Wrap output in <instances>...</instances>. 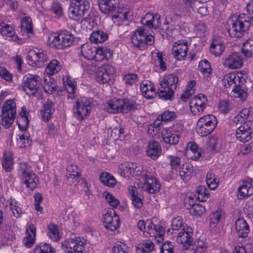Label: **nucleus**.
Returning <instances> with one entry per match:
<instances>
[{"instance_id": "f257e3e1", "label": "nucleus", "mask_w": 253, "mask_h": 253, "mask_svg": "<svg viewBox=\"0 0 253 253\" xmlns=\"http://www.w3.org/2000/svg\"><path fill=\"white\" fill-rule=\"evenodd\" d=\"M251 24L250 18L244 13L240 14L238 17H230L227 21L229 36L232 38L241 37L248 30Z\"/></svg>"}, {"instance_id": "f03ea898", "label": "nucleus", "mask_w": 253, "mask_h": 253, "mask_svg": "<svg viewBox=\"0 0 253 253\" xmlns=\"http://www.w3.org/2000/svg\"><path fill=\"white\" fill-rule=\"evenodd\" d=\"M18 176L21 182L27 188L34 190L37 187L39 178L33 172L31 166L26 162H21L19 164Z\"/></svg>"}, {"instance_id": "7ed1b4c3", "label": "nucleus", "mask_w": 253, "mask_h": 253, "mask_svg": "<svg viewBox=\"0 0 253 253\" xmlns=\"http://www.w3.org/2000/svg\"><path fill=\"white\" fill-rule=\"evenodd\" d=\"M131 42L133 45L140 50H144L148 45H151L154 42V37L148 35L146 27L145 26L139 27L133 34Z\"/></svg>"}, {"instance_id": "20e7f679", "label": "nucleus", "mask_w": 253, "mask_h": 253, "mask_svg": "<svg viewBox=\"0 0 253 253\" xmlns=\"http://www.w3.org/2000/svg\"><path fill=\"white\" fill-rule=\"evenodd\" d=\"M136 108V104L128 99H113L106 103L105 109L109 113H126Z\"/></svg>"}, {"instance_id": "39448f33", "label": "nucleus", "mask_w": 253, "mask_h": 253, "mask_svg": "<svg viewBox=\"0 0 253 253\" xmlns=\"http://www.w3.org/2000/svg\"><path fill=\"white\" fill-rule=\"evenodd\" d=\"M16 115V105L12 100L5 101L1 107L0 115L1 123L5 128H10L14 123Z\"/></svg>"}, {"instance_id": "423d86ee", "label": "nucleus", "mask_w": 253, "mask_h": 253, "mask_svg": "<svg viewBox=\"0 0 253 253\" xmlns=\"http://www.w3.org/2000/svg\"><path fill=\"white\" fill-rule=\"evenodd\" d=\"M217 119L212 115H208L201 117L197 123L196 131L197 133L205 137L210 134L217 125Z\"/></svg>"}, {"instance_id": "0eeeda50", "label": "nucleus", "mask_w": 253, "mask_h": 253, "mask_svg": "<svg viewBox=\"0 0 253 253\" xmlns=\"http://www.w3.org/2000/svg\"><path fill=\"white\" fill-rule=\"evenodd\" d=\"M90 3L88 0H71L68 8L69 17L75 20H79L88 12Z\"/></svg>"}, {"instance_id": "6e6552de", "label": "nucleus", "mask_w": 253, "mask_h": 253, "mask_svg": "<svg viewBox=\"0 0 253 253\" xmlns=\"http://www.w3.org/2000/svg\"><path fill=\"white\" fill-rule=\"evenodd\" d=\"M75 40L74 36L69 31L61 30L49 41V44L57 49H65L70 46Z\"/></svg>"}, {"instance_id": "1a4fd4ad", "label": "nucleus", "mask_w": 253, "mask_h": 253, "mask_svg": "<svg viewBox=\"0 0 253 253\" xmlns=\"http://www.w3.org/2000/svg\"><path fill=\"white\" fill-rule=\"evenodd\" d=\"M91 101L85 97L78 98L74 107V114L79 120H82L86 118L91 111Z\"/></svg>"}, {"instance_id": "9d476101", "label": "nucleus", "mask_w": 253, "mask_h": 253, "mask_svg": "<svg viewBox=\"0 0 253 253\" xmlns=\"http://www.w3.org/2000/svg\"><path fill=\"white\" fill-rule=\"evenodd\" d=\"M41 84L42 80L40 77L28 75L24 78L23 87L27 94L34 95L38 92Z\"/></svg>"}, {"instance_id": "9b49d317", "label": "nucleus", "mask_w": 253, "mask_h": 253, "mask_svg": "<svg viewBox=\"0 0 253 253\" xmlns=\"http://www.w3.org/2000/svg\"><path fill=\"white\" fill-rule=\"evenodd\" d=\"M85 240L80 237L66 239L62 243V249L68 253H74L82 251L84 249Z\"/></svg>"}, {"instance_id": "f8f14e48", "label": "nucleus", "mask_w": 253, "mask_h": 253, "mask_svg": "<svg viewBox=\"0 0 253 253\" xmlns=\"http://www.w3.org/2000/svg\"><path fill=\"white\" fill-rule=\"evenodd\" d=\"M27 58L29 65L39 68L44 65L47 56L42 49L35 48L29 51Z\"/></svg>"}, {"instance_id": "ddd939ff", "label": "nucleus", "mask_w": 253, "mask_h": 253, "mask_svg": "<svg viewBox=\"0 0 253 253\" xmlns=\"http://www.w3.org/2000/svg\"><path fill=\"white\" fill-rule=\"evenodd\" d=\"M144 181L143 189L149 194H154L159 191L161 184L159 180L150 174L149 171H146L141 177Z\"/></svg>"}, {"instance_id": "4468645a", "label": "nucleus", "mask_w": 253, "mask_h": 253, "mask_svg": "<svg viewBox=\"0 0 253 253\" xmlns=\"http://www.w3.org/2000/svg\"><path fill=\"white\" fill-rule=\"evenodd\" d=\"M208 105L207 97L203 94L193 98L190 102V110L195 115H199L203 113Z\"/></svg>"}, {"instance_id": "2eb2a0df", "label": "nucleus", "mask_w": 253, "mask_h": 253, "mask_svg": "<svg viewBox=\"0 0 253 253\" xmlns=\"http://www.w3.org/2000/svg\"><path fill=\"white\" fill-rule=\"evenodd\" d=\"M236 138L239 141L246 142L250 141L253 136V121H247L236 130Z\"/></svg>"}, {"instance_id": "dca6fc26", "label": "nucleus", "mask_w": 253, "mask_h": 253, "mask_svg": "<svg viewBox=\"0 0 253 253\" xmlns=\"http://www.w3.org/2000/svg\"><path fill=\"white\" fill-rule=\"evenodd\" d=\"M223 65L230 69L241 68L243 65L241 54L239 52H232L226 55L223 58Z\"/></svg>"}, {"instance_id": "f3484780", "label": "nucleus", "mask_w": 253, "mask_h": 253, "mask_svg": "<svg viewBox=\"0 0 253 253\" xmlns=\"http://www.w3.org/2000/svg\"><path fill=\"white\" fill-rule=\"evenodd\" d=\"M120 219L113 209L108 211L103 216V223L105 228L110 231L116 230L119 225Z\"/></svg>"}, {"instance_id": "a211bd4d", "label": "nucleus", "mask_w": 253, "mask_h": 253, "mask_svg": "<svg viewBox=\"0 0 253 253\" xmlns=\"http://www.w3.org/2000/svg\"><path fill=\"white\" fill-rule=\"evenodd\" d=\"M193 230L187 225L183 226L182 230L179 232L176 238V242L182 244L184 247L191 246L193 242Z\"/></svg>"}, {"instance_id": "6ab92c4d", "label": "nucleus", "mask_w": 253, "mask_h": 253, "mask_svg": "<svg viewBox=\"0 0 253 253\" xmlns=\"http://www.w3.org/2000/svg\"><path fill=\"white\" fill-rule=\"evenodd\" d=\"M188 50L187 42L183 40H179L173 43L172 53L175 59L181 60L186 56Z\"/></svg>"}, {"instance_id": "aec40b11", "label": "nucleus", "mask_w": 253, "mask_h": 253, "mask_svg": "<svg viewBox=\"0 0 253 253\" xmlns=\"http://www.w3.org/2000/svg\"><path fill=\"white\" fill-rule=\"evenodd\" d=\"M114 69L112 66L109 65L101 67L96 74L97 81L100 84L107 83L113 77Z\"/></svg>"}, {"instance_id": "412c9836", "label": "nucleus", "mask_w": 253, "mask_h": 253, "mask_svg": "<svg viewBox=\"0 0 253 253\" xmlns=\"http://www.w3.org/2000/svg\"><path fill=\"white\" fill-rule=\"evenodd\" d=\"M139 168L136 164L125 162L119 166V171L121 176L129 178L131 176L138 174Z\"/></svg>"}, {"instance_id": "4be33fe9", "label": "nucleus", "mask_w": 253, "mask_h": 253, "mask_svg": "<svg viewBox=\"0 0 253 253\" xmlns=\"http://www.w3.org/2000/svg\"><path fill=\"white\" fill-rule=\"evenodd\" d=\"M253 194V179L248 178L244 180L238 189V197L243 199Z\"/></svg>"}, {"instance_id": "5701e85b", "label": "nucleus", "mask_w": 253, "mask_h": 253, "mask_svg": "<svg viewBox=\"0 0 253 253\" xmlns=\"http://www.w3.org/2000/svg\"><path fill=\"white\" fill-rule=\"evenodd\" d=\"M162 135L164 142L170 145H176L179 140L180 134L179 130H170L165 128L162 131Z\"/></svg>"}, {"instance_id": "b1692460", "label": "nucleus", "mask_w": 253, "mask_h": 253, "mask_svg": "<svg viewBox=\"0 0 253 253\" xmlns=\"http://www.w3.org/2000/svg\"><path fill=\"white\" fill-rule=\"evenodd\" d=\"M119 4V0H98L100 11L106 14H113L117 9Z\"/></svg>"}, {"instance_id": "393cba45", "label": "nucleus", "mask_w": 253, "mask_h": 253, "mask_svg": "<svg viewBox=\"0 0 253 253\" xmlns=\"http://www.w3.org/2000/svg\"><path fill=\"white\" fill-rule=\"evenodd\" d=\"M144 25L151 27L156 29L161 25V16L158 14L147 13L141 20Z\"/></svg>"}, {"instance_id": "a878e982", "label": "nucleus", "mask_w": 253, "mask_h": 253, "mask_svg": "<svg viewBox=\"0 0 253 253\" xmlns=\"http://www.w3.org/2000/svg\"><path fill=\"white\" fill-rule=\"evenodd\" d=\"M162 147L156 141H150L148 144L146 153L153 160H157L162 154Z\"/></svg>"}, {"instance_id": "bb28decb", "label": "nucleus", "mask_w": 253, "mask_h": 253, "mask_svg": "<svg viewBox=\"0 0 253 253\" xmlns=\"http://www.w3.org/2000/svg\"><path fill=\"white\" fill-rule=\"evenodd\" d=\"M140 89L142 95L147 99L154 98L156 95V92L153 83L148 80L142 82Z\"/></svg>"}, {"instance_id": "cd10ccee", "label": "nucleus", "mask_w": 253, "mask_h": 253, "mask_svg": "<svg viewBox=\"0 0 253 253\" xmlns=\"http://www.w3.org/2000/svg\"><path fill=\"white\" fill-rule=\"evenodd\" d=\"M36 229L34 225L31 224L27 226L26 231V236L23 239L24 246L30 248L35 243Z\"/></svg>"}, {"instance_id": "c85d7f7f", "label": "nucleus", "mask_w": 253, "mask_h": 253, "mask_svg": "<svg viewBox=\"0 0 253 253\" xmlns=\"http://www.w3.org/2000/svg\"><path fill=\"white\" fill-rule=\"evenodd\" d=\"M174 92L172 89L160 82L157 93L160 98L165 100H172L174 98Z\"/></svg>"}, {"instance_id": "c756f323", "label": "nucleus", "mask_w": 253, "mask_h": 253, "mask_svg": "<svg viewBox=\"0 0 253 253\" xmlns=\"http://www.w3.org/2000/svg\"><path fill=\"white\" fill-rule=\"evenodd\" d=\"M235 228L238 236L242 238L247 237L250 231L249 225L243 218H239L236 220Z\"/></svg>"}, {"instance_id": "7c9ffc66", "label": "nucleus", "mask_w": 253, "mask_h": 253, "mask_svg": "<svg viewBox=\"0 0 253 253\" xmlns=\"http://www.w3.org/2000/svg\"><path fill=\"white\" fill-rule=\"evenodd\" d=\"M225 49L223 43L217 38H214L211 44L210 52L215 56H220Z\"/></svg>"}, {"instance_id": "2f4dec72", "label": "nucleus", "mask_w": 253, "mask_h": 253, "mask_svg": "<svg viewBox=\"0 0 253 253\" xmlns=\"http://www.w3.org/2000/svg\"><path fill=\"white\" fill-rule=\"evenodd\" d=\"M128 193L133 206L136 209L141 208L143 206V202L141 198L138 195L136 188L133 186L129 187Z\"/></svg>"}, {"instance_id": "473e14b6", "label": "nucleus", "mask_w": 253, "mask_h": 253, "mask_svg": "<svg viewBox=\"0 0 253 253\" xmlns=\"http://www.w3.org/2000/svg\"><path fill=\"white\" fill-rule=\"evenodd\" d=\"M96 48L90 43H85L81 46V53L83 56L87 60H93L95 57Z\"/></svg>"}, {"instance_id": "72a5a7b5", "label": "nucleus", "mask_w": 253, "mask_h": 253, "mask_svg": "<svg viewBox=\"0 0 253 253\" xmlns=\"http://www.w3.org/2000/svg\"><path fill=\"white\" fill-rule=\"evenodd\" d=\"M67 172L68 173L67 175L68 181L76 185L79 181L81 176L78 171V167L75 165H71L68 167Z\"/></svg>"}, {"instance_id": "f704fd0d", "label": "nucleus", "mask_w": 253, "mask_h": 253, "mask_svg": "<svg viewBox=\"0 0 253 253\" xmlns=\"http://www.w3.org/2000/svg\"><path fill=\"white\" fill-rule=\"evenodd\" d=\"M178 82V78L176 75L169 74L165 76L161 82L175 91L177 87Z\"/></svg>"}, {"instance_id": "c9c22d12", "label": "nucleus", "mask_w": 253, "mask_h": 253, "mask_svg": "<svg viewBox=\"0 0 253 253\" xmlns=\"http://www.w3.org/2000/svg\"><path fill=\"white\" fill-rule=\"evenodd\" d=\"M33 253H56V250L50 244L41 242L34 247Z\"/></svg>"}, {"instance_id": "e433bc0d", "label": "nucleus", "mask_w": 253, "mask_h": 253, "mask_svg": "<svg viewBox=\"0 0 253 253\" xmlns=\"http://www.w3.org/2000/svg\"><path fill=\"white\" fill-rule=\"evenodd\" d=\"M54 111V104L49 100L44 104L43 109L41 111L42 118L44 121H48L50 119Z\"/></svg>"}, {"instance_id": "4c0bfd02", "label": "nucleus", "mask_w": 253, "mask_h": 253, "mask_svg": "<svg viewBox=\"0 0 253 253\" xmlns=\"http://www.w3.org/2000/svg\"><path fill=\"white\" fill-rule=\"evenodd\" d=\"M187 153L192 155L191 159L196 161L202 156V152L197 144L195 142H189L187 144Z\"/></svg>"}, {"instance_id": "58836bf2", "label": "nucleus", "mask_w": 253, "mask_h": 253, "mask_svg": "<svg viewBox=\"0 0 253 253\" xmlns=\"http://www.w3.org/2000/svg\"><path fill=\"white\" fill-rule=\"evenodd\" d=\"M94 60L101 61L105 58H110L112 56L111 50L106 47H99L96 48Z\"/></svg>"}, {"instance_id": "ea45409f", "label": "nucleus", "mask_w": 253, "mask_h": 253, "mask_svg": "<svg viewBox=\"0 0 253 253\" xmlns=\"http://www.w3.org/2000/svg\"><path fill=\"white\" fill-rule=\"evenodd\" d=\"M207 144L212 151L219 152L222 147V140L217 136L213 135L209 138Z\"/></svg>"}, {"instance_id": "a19ab883", "label": "nucleus", "mask_w": 253, "mask_h": 253, "mask_svg": "<svg viewBox=\"0 0 253 253\" xmlns=\"http://www.w3.org/2000/svg\"><path fill=\"white\" fill-rule=\"evenodd\" d=\"M61 69L62 65L61 63L56 59H52L48 64L45 69V71L47 74L53 75L58 73Z\"/></svg>"}, {"instance_id": "79ce46f5", "label": "nucleus", "mask_w": 253, "mask_h": 253, "mask_svg": "<svg viewBox=\"0 0 253 253\" xmlns=\"http://www.w3.org/2000/svg\"><path fill=\"white\" fill-rule=\"evenodd\" d=\"M108 38V34L101 31L92 32L89 37L91 42L95 43H101L106 41Z\"/></svg>"}, {"instance_id": "37998d69", "label": "nucleus", "mask_w": 253, "mask_h": 253, "mask_svg": "<svg viewBox=\"0 0 253 253\" xmlns=\"http://www.w3.org/2000/svg\"><path fill=\"white\" fill-rule=\"evenodd\" d=\"M154 248L153 243L150 240L144 241L136 247L137 253H150Z\"/></svg>"}, {"instance_id": "c03bdc74", "label": "nucleus", "mask_w": 253, "mask_h": 253, "mask_svg": "<svg viewBox=\"0 0 253 253\" xmlns=\"http://www.w3.org/2000/svg\"><path fill=\"white\" fill-rule=\"evenodd\" d=\"M193 170V167L191 164L186 163L183 165L179 170V175L183 180H187L190 179Z\"/></svg>"}, {"instance_id": "a18cd8bd", "label": "nucleus", "mask_w": 253, "mask_h": 253, "mask_svg": "<svg viewBox=\"0 0 253 253\" xmlns=\"http://www.w3.org/2000/svg\"><path fill=\"white\" fill-rule=\"evenodd\" d=\"M13 153L10 151L5 152L3 154L2 166L6 170H10L13 168Z\"/></svg>"}, {"instance_id": "49530a36", "label": "nucleus", "mask_w": 253, "mask_h": 253, "mask_svg": "<svg viewBox=\"0 0 253 253\" xmlns=\"http://www.w3.org/2000/svg\"><path fill=\"white\" fill-rule=\"evenodd\" d=\"M199 70L203 73L204 77L209 80L211 69L210 63L207 60H202L199 64Z\"/></svg>"}, {"instance_id": "de8ad7c7", "label": "nucleus", "mask_w": 253, "mask_h": 253, "mask_svg": "<svg viewBox=\"0 0 253 253\" xmlns=\"http://www.w3.org/2000/svg\"><path fill=\"white\" fill-rule=\"evenodd\" d=\"M100 180L103 184L108 187H113L116 184L115 178L107 172L101 174Z\"/></svg>"}, {"instance_id": "09e8293b", "label": "nucleus", "mask_w": 253, "mask_h": 253, "mask_svg": "<svg viewBox=\"0 0 253 253\" xmlns=\"http://www.w3.org/2000/svg\"><path fill=\"white\" fill-rule=\"evenodd\" d=\"M206 183L211 190H215L218 185V181L211 170H210L207 174Z\"/></svg>"}, {"instance_id": "8fccbe9b", "label": "nucleus", "mask_w": 253, "mask_h": 253, "mask_svg": "<svg viewBox=\"0 0 253 253\" xmlns=\"http://www.w3.org/2000/svg\"><path fill=\"white\" fill-rule=\"evenodd\" d=\"M242 51L247 57H253V38L249 39L244 43Z\"/></svg>"}, {"instance_id": "3c124183", "label": "nucleus", "mask_w": 253, "mask_h": 253, "mask_svg": "<svg viewBox=\"0 0 253 253\" xmlns=\"http://www.w3.org/2000/svg\"><path fill=\"white\" fill-rule=\"evenodd\" d=\"M196 83L194 80L190 81L184 92L181 95V99L183 101H186L189 97L194 93V86Z\"/></svg>"}, {"instance_id": "603ef678", "label": "nucleus", "mask_w": 253, "mask_h": 253, "mask_svg": "<svg viewBox=\"0 0 253 253\" xmlns=\"http://www.w3.org/2000/svg\"><path fill=\"white\" fill-rule=\"evenodd\" d=\"M222 210L218 209L209 215L211 228H214L216 226L222 217Z\"/></svg>"}, {"instance_id": "864d4df0", "label": "nucleus", "mask_w": 253, "mask_h": 253, "mask_svg": "<svg viewBox=\"0 0 253 253\" xmlns=\"http://www.w3.org/2000/svg\"><path fill=\"white\" fill-rule=\"evenodd\" d=\"M122 80L126 86H132L138 81V77L135 73H127L122 76Z\"/></svg>"}, {"instance_id": "5fc2aeb1", "label": "nucleus", "mask_w": 253, "mask_h": 253, "mask_svg": "<svg viewBox=\"0 0 253 253\" xmlns=\"http://www.w3.org/2000/svg\"><path fill=\"white\" fill-rule=\"evenodd\" d=\"M191 214L195 216H201L206 211L205 208L201 204H192L190 205V207H187Z\"/></svg>"}, {"instance_id": "6e6d98bb", "label": "nucleus", "mask_w": 253, "mask_h": 253, "mask_svg": "<svg viewBox=\"0 0 253 253\" xmlns=\"http://www.w3.org/2000/svg\"><path fill=\"white\" fill-rule=\"evenodd\" d=\"M191 8H193L192 5H182L174 11V14L178 17L189 16L191 13Z\"/></svg>"}, {"instance_id": "4d7b16f0", "label": "nucleus", "mask_w": 253, "mask_h": 253, "mask_svg": "<svg viewBox=\"0 0 253 253\" xmlns=\"http://www.w3.org/2000/svg\"><path fill=\"white\" fill-rule=\"evenodd\" d=\"M236 76L235 73H230L224 76L222 80V84L225 87L229 88L231 85H234V87H236Z\"/></svg>"}, {"instance_id": "13d9d810", "label": "nucleus", "mask_w": 253, "mask_h": 253, "mask_svg": "<svg viewBox=\"0 0 253 253\" xmlns=\"http://www.w3.org/2000/svg\"><path fill=\"white\" fill-rule=\"evenodd\" d=\"M48 234L50 238L54 241L60 240L61 236L58 227L54 224H49L48 228Z\"/></svg>"}, {"instance_id": "bf43d9fd", "label": "nucleus", "mask_w": 253, "mask_h": 253, "mask_svg": "<svg viewBox=\"0 0 253 253\" xmlns=\"http://www.w3.org/2000/svg\"><path fill=\"white\" fill-rule=\"evenodd\" d=\"M129 12L126 9L122 11H118L117 14L112 15V19H114L115 22H118L119 24H122L121 22L128 19V14Z\"/></svg>"}, {"instance_id": "052dcab7", "label": "nucleus", "mask_w": 253, "mask_h": 253, "mask_svg": "<svg viewBox=\"0 0 253 253\" xmlns=\"http://www.w3.org/2000/svg\"><path fill=\"white\" fill-rule=\"evenodd\" d=\"M192 249L195 253H205L207 250V244L205 240H198L195 242Z\"/></svg>"}, {"instance_id": "680f3d73", "label": "nucleus", "mask_w": 253, "mask_h": 253, "mask_svg": "<svg viewBox=\"0 0 253 253\" xmlns=\"http://www.w3.org/2000/svg\"><path fill=\"white\" fill-rule=\"evenodd\" d=\"M197 199L200 202H204L209 198L208 190L205 186H200L197 189Z\"/></svg>"}, {"instance_id": "e2e57ef3", "label": "nucleus", "mask_w": 253, "mask_h": 253, "mask_svg": "<svg viewBox=\"0 0 253 253\" xmlns=\"http://www.w3.org/2000/svg\"><path fill=\"white\" fill-rule=\"evenodd\" d=\"M21 27L24 32L33 34L32 20L30 17H24L21 20Z\"/></svg>"}, {"instance_id": "0e129e2a", "label": "nucleus", "mask_w": 253, "mask_h": 253, "mask_svg": "<svg viewBox=\"0 0 253 253\" xmlns=\"http://www.w3.org/2000/svg\"><path fill=\"white\" fill-rule=\"evenodd\" d=\"M159 118H161V120L168 122L172 121L174 120L177 116L174 112L167 110L164 112L162 114L159 115Z\"/></svg>"}, {"instance_id": "69168bd1", "label": "nucleus", "mask_w": 253, "mask_h": 253, "mask_svg": "<svg viewBox=\"0 0 253 253\" xmlns=\"http://www.w3.org/2000/svg\"><path fill=\"white\" fill-rule=\"evenodd\" d=\"M232 91L235 94V97L240 98V99L243 101L246 99L247 97V92L245 89L243 88L242 86L238 85V86L234 87Z\"/></svg>"}, {"instance_id": "338daca9", "label": "nucleus", "mask_w": 253, "mask_h": 253, "mask_svg": "<svg viewBox=\"0 0 253 253\" xmlns=\"http://www.w3.org/2000/svg\"><path fill=\"white\" fill-rule=\"evenodd\" d=\"M232 107L231 102L228 100H222L219 103L218 108L220 111L223 113L226 114L229 113L232 109Z\"/></svg>"}, {"instance_id": "774afa93", "label": "nucleus", "mask_w": 253, "mask_h": 253, "mask_svg": "<svg viewBox=\"0 0 253 253\" xmlns=\"http://www.w3.org/2000/svg\"><path fill=\"white\" fill-rule=\"evenodd\" d=\"M9 206L13 216L16 218L20 217L22 213V211L19 207L17 202L14 200H11L9 202Z\"/></svg>"}]
</instances>
